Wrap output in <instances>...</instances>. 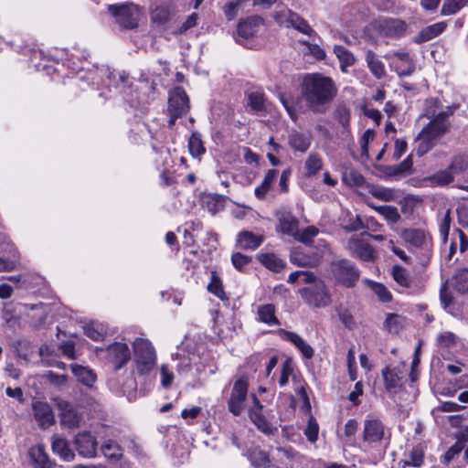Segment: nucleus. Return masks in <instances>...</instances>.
<instances>
[{
    "instance_id": "1",
    "label": "nucleus",
    "mask_w": 468,
    "mask_h": 468,
    "mask_svg": "<svg viewBox=\"0 0 468 468\" xmlns=\"http://www.w3.org/2000/svg\"><path fill=\"white\" fill-rule=\"evenodd\" d=\"M336 94L334 80L319 73L305 75L301 83V95L314 112H324Z\"/></svg>"
},
{
    "instance_id": "2",
    "label": "nucleus",
    "mask_w": 468,
    "mask_h": 468,
    "mask_svg": "<svg viewBox=\"0 0 468 468\" xmlns=\"http://www.w3.org/2000/svg\"><path fill=\"white\" fill-rule=\"evenodd\" d=\"M133 347L137 372L140 375L149 373L156 365V355L153 345L147 339L136 338Z\"/></svg>"
},
{
    "instance_id": "3",
    "label": "nucleus",
    "mask_w": 468,
    "mask_h": 468,
    "mask_svg": "<svg viewBox=\"0 0 468 468\" xmlns=\"http://www.w3.org/2000/svg\"><path fill=\"white\" fill-rule=\"evenodd\" d=\"M457 106L447 107L445 111L435 113L434 111L427 109L426 115L431 119V122L420 133V137L428 138L429 140L436 141L443 135L449 129V124L446 120L453 114Z\"/></svg>"
},
{
    "instance_id": "4",
    "label": "nucleus",
    "mask_w": 468,
    "mask_h": 468,
    "mask_svg": "<svg viewBox=\"0 0 468 468\" xmlns=\"http://www.w3.org/2000/svg\"><path fill=\"white\" fill-rule=\"evenodd\" d=\"M189 111V100L182 87H176L169 92L167 113L168 127L175 125L176 120L186 115Z\"/></svg>"
},
{
    "instance_id": "5",
    "label": "nucleus",
    "mask_w": 468,
    "mask_h": 468,
    "mask_svg": "<svg viewBox=\"0 0 468 468\" xmlns=\"http://www.w3.org/2000/svg\"><path fill=\"white\" fill-rule=\"evenodd\" d=\"M299 292L303 301L313 308H323L331 303V296L323 281L302 288Z\"/></svg>"
},
{
    "instance_id": "6",
    "label": "nucleus",
    "mask_w": 468,
    "mask_h": 468,
    "mask_svg": "<svg viewBox=\"0 0 468 468\" xmlns=\"http://www.w3.org/2000/svg\"><path fill=\"white\" fill-rule=\"evenodd\" d=\"M331 272L337 283L350 288L359 278V271L351 261L342 259L331 263Z\"/></svg>"
},
{
    "instance_id": "7",
    "label": "nucleus",
    "mask_w": 468,
    "mask_h": 468,
    "mask_svg": "<svg viewBox=\"0 0 468 468\" xmlns=\"http://www.w3.org/2000/svg\"><path fill=\"white\" fill-rule=\"evenodd\" d=\"M109 12L116 17V22L123 28L133 29L137 27L141 16L140 8L133 4L121 5H111Z\"/></svg>"
},
{
    "instance_id": "8",
    "label": "nucleus",
    "mask_w": 468,
    "mask_h": 468,
    "mask_svg": "<svg viewBox=\"0 0 468 468\" xmlns=\"http://www.w3.org/2000/svg\"><path fill=\"white\" fill-rule=\"evenodd\" d=\"M249 382L244 377L235 381L229 399L228 401L229 410L235 416H239L244 408L247 399Z\"/></svg>"
},
{
    "instance_id": "9",
    "label": "nucleus",
    "mask_w": 468,
    "mask_h": 468,
    "mask_svg": "<svg viewBox=\"0 0 468 468\" xmlns=\"http://www.w3.org/2000/svg\"><path fill=\"white\" fill-rule=\"evenodd\" d=\"M73 443L79 455L90 459L97 455L98 442L90 432H79L75 436Z\"/></svg>"
},
{
    "instance_id": "10",
    "label": "nucleus",
    "mask_w": 468,
    "mask_h": 468,
    "mask_svg": "<svg viewBox=\"0 0 468 468\" xmlns=\"http://www.w3.org/2000/svg\"><path fill=\"white\" fill-rule=\"evenodd\" d=\"M376 27L385 37H399L406 32L407 24L399 18H382L378 20Z\"/></svg>"
},
{
    "instance_id": "11",
    "label": "nucleus",
    "mask_w": 468,
    "mask_h": 468,
    "mask_svg": "<svg viewBox=\"0 0 468 468\" xmlns=\"http://www.w3.org/2000/svg\"><path fill=\"white\" fill-rule=\"evenodd\" d=\"M107 356L115 370L122 367L131 358V353L128 346L124 343L119 342H115L108 346Z\"/></svg>"
},
{
    "instance_id": "12",
    "label": "nucleus",
    "mask_w": 468,
    "mask_h": 468,
    "mask_svg": "<svg viewBox=\"0 0 468 468\" xmlns=\"http://www.w3.org/2000/svg\"><path fill=\"white\" fill-rule=\"evenodd\" d=\"M346 249L351 255L362 261H369L374 259V250L371 245L358 237H351L346 242Z\"/></svg>"
},
{
    "instance_id": "13",
    "label": "nucleus",
    "mask_w": 468,
    "mask_h": 468,
    "mask_svg": "<svg viewBox=\"0 0 468 468\" xmlns=\"http://www.w3.org/2000/svg\"><path fill=\"white\" fill-rule=\"evenodd\" d=\"M391 58V67L399 77L410 76L415 71V63L409 53L395 52Z\"/></svg>"
},
{
    "instance_id": "14",
    "label": "nucleus",
    "mask_w": 468,
    "mask_h": 468,
    "mask_svg": "<svg viewBox=\"0 0 468 468\" xmlns=\"http://www.w3.org/2000/svg\"><path fill=\"white\" fill-rule=\"evenodd\" d=\"M59 410L61 425L73 429L77 428L80 422V416L76 412L74 407L65 400H59L57 403Z\"/></svg>"
},
{
    "instance_id": "15",
    "label": "nucleus",
    "mask_w": 468,
    "mask_h": 468,
    "mask_svg": "<svg viewBox=\"0 0 468 468\" xmlns=\"http://www.w3.org/2000/svg\"><path fill=\"white\" fill-rule=\"evenodd\" d=\"M32 410L36 420L42 428H48L55 422L51 407L47 402L35 401L32 404Z\"/></svg>"
},
{
    "instance_id": "16",
    "label": "nucleus",
    "mask_w": 468,
    "mask_h": 468,
    "mask_svg": "<svg viewBox=\"0 0 468 468\" xmlns=\"http://www.w3.org/2000/svg\"><path fill=\"white\" fill-rule=\"evenodd\" d=\"M385 434L383 423L377 419L367 420L364 424V440L369 442H378L382 441Z\"/></svg>"
},
{
    "instance_id": "17",
    "label": "nucleus",
    "mask_w": 468,
    "mask_h": 468,
    "mask_svg": "<svg viewBox=\"0 0 468 468\" xmlns=\"http://www.w3.org/2000/svg\"><path fill=\"white\" fill-rule=\"evenodd\" d=\"M281 231L284 234L292 235L294 238L298 234L299 221L289 211H280L277 214Z\"/></svg>"
},
{
    "instance_id": "18",
    "label": "nucleus",
    "mask_w": 468,
    "mask_h": 468,
    "mask_svg": "<svg viewBox=\"0 0 468 468\" xmlns=\"http://www.w3.org/2000/svg\"><path fill=\"white\" fill-rule=\"evenodd\" d=\"M262 22L263 19L259 16H252L240 20L237 28L238 35L245 39L251 37Z\"/></svg>"
},
{
    "instance_id": "19",
    "label": "nucleus",
    "mask_w": 468,
    "mask_h": 468,
    "mask_svg": "<svg viewBox=\"0 0 468 468\" xmlns=\"http://www.w3.org/2000/svg\"><path fill=\"white\" fill-rule=\"evenodd\" d=\"M264 240L263 235H257L249 230L240 231L237 235L236 241L242 250H254L258 249Z\"/></svg>"
},
{
    "instance_id": "20",
    "label": "nucleus",
    "mask_w": 468,
    "mask_h": 468,
    "mask_svg": "<svg viewBox=\"0 0 468 468\" xmlns=\"http://www.w3.org/2000/svg\"><path fill=\"white\" fill-rule=\"evenodd\" d=\"M339 225L347 232L358 231L366 229L361 218L348 210H343L339 217Z\"/></svg>"
},
{
    "instance_id": "21",
    "label": "nucleus",
    "mask_w": 468,
    "mask_h": 468,
    "mask_svg": "<svg viewBox=\"0 0 468 468\" xmlns=\"http://www.w3.org/2000/svg\"><path fill=\"white\" fill-rule=\"evenodd\" d=\"M445 22H438L422 28L413 38L416 44H421L441 35L446 28Z\"/></svg>"
},
{
    "instance_id": "22",
    "label": "nucleus",
    "mask_w": 468,
    "mask_h": 468,
    "mask_svg": "<svg viewBox=\"0 0 468 468\" xmlns=\"http://www.w3.org/2000/svg\"><path fill=\"white\" fill-rule=\"evenodd\" d=\"M401 238L416 248H426L428 245L427 236L420 229H405L401 232Z\"/></svg>"
},
{
    "instance_id": "23",
    "label": "nucleus",
    "mask_w": 468,
    "mask_h": 468,
    "mask_svg": "<svg viewBox=\"0 0 468 468\" xmlns=\"http://www.w3.org/2000/svg\"><path fill=\"white\" fill-rule=\"evenodd\" d=\"M52 450L62 460L70 462L74 459L75 453L69 448V441L58 435L52 436Z\"/></svg>"
},
{
    "instance_id": "24",
    "label": "nucleus",
    "mask_w": 468,
    "mask_h": 468,
    "mask_svg": "<svg viewBox=\"0 0 468 468\" xmlns=\"http://www.w3.org/2000/svg\"><path fill=\"white\" fill-rule=\"evenodd\" d=\"M280 335H282L286 340L292 343L306 358H311L314 356V349L309 346L299 335L293 332L286 331L284 329L280 330Z\"/></svg>"
},
{
    "instance_id": "25",
    "label": "nucleus",
    "mask_w": 468,
    "mask_h": 468,
    "mask_svg": "<svg viewBox=\"0 0 468 468\" xmlns=\"http://www.w3.org/2000/svg\"><path fill=\"white\" fill-rule=\"evenodd\" d=\"M257 260L267 269L274 272L282 271L286 262L272 252H261L257 255Z\"/></svg>"
},
{
    "instance_id": "26",
    "label": "nucleus",
    "mask_w": 468,
    "mask_h": 468,
    "mask_svg": "<svg viewBox=\"0 0 468 468\" xmlns=\"http://www.w3.org/2000/svg\"><path fill=\"white\" fill-rule=\"evenodd\" d=\"M366 62L372 75L378 80H381L386 75L384 63L378 58L377 54L368 50L366 54Z\"/></svg>"
},
{
    "instance_id": "27",
    "label": "nucleus",
    "mask_w": 468,
    "mask_h": 468,
    "mask_svg": "<svg viewBox=\"0 0 468 468\" xmlns=\"http://www.w3.org/2000/svg\"><path fill=\"white\" fill-rule=\"evenodd\" d=\"M29 457L34 464L39 468H52L53 463L49 461L48 454L45 452V447L38 444L31 447L29 450Z\"/></svg>"
},
{
    "instance_id": "28",
    "label": "nucleus",
    "mask_w": 468,
    "mask_h": 468,
    "mask_svg": "<svg viewBox=\"0 0 468 468\" xmlns=\"http://www.w3.org/2000/svg\"><path fill=\"white\" fill-rule=\"evenodd\" d=\"M173 15L174 7L169 4L158 5L150 13L152 22L158 25H164L167 23Z\"/></svg>"
},
{
    "instance_id": "29",
    "label": "nucleus",
    "mask_w": 468,
    "mask_h": 468,
    "mask_svg": "<svg viewBox=\"0 0 468 468\" xmlns=\"http://www.w3.org/2000/svg\"><path fill=\"white\" fill-rule=\"evenodd\" d=\"M275 313V306L271 303L260 305L257 310L258 319L268 325H279L280 322Z\"/></svg>"
},
{
    "instance_id": "30",
    "label": "nucleus",
    "mask_w": 468,
    "mask_h": 468,
    "mask_svg": "<svg viewBox=\"0 0 468 468\" xmlns=\"http://www.w3.org/2000/svg\"><path fill=\"white\" fill-rule=\"evenodd\" d=\"M101 451L102 454L112 463H117L122 457V447L112 440L105 441L101 447Z\"/></svg>"
},
{
    "instance_id": "31",
    "label": "nucleus",
    "mask_w": 468,
    "mask_h": 468,
    "mask_svg": "<svg viewBox=\"0 0 468 468\" xmlns=\"http://www.w3.org/2000/svg\"><path fill=\"white\" fill-rule=\"evenodd\" d=\"M453 180L454 176L448 167L424 178V181L429 182L432 186H444L452 183Z\"/></svg>"
},
{
    "instance_id": "32",
    "label": "nucleus",
    "mask_w": 468,
    "mask_h": 468,
    "mask_svg": "<svg viewBox=\"0 0 468 468\" xmlns=\"http://www.w3.org/2000/svg\"><path fill=\"white\" fill-rule=\"evenodd\" d=\"M289 144L293 150L305 153L311 145V137L298 132H293L289 136Z\"/></svg>"
},
{
    "instance_id": "33",
    "label": "nucleus",
    "mask_w": 468,
    "mask_h": 468,
    "mask_svg": "<svg viewBox=\"0 0 468 468\" xmlns=\"http://www.w3.org/2000/svg\"><path fill=\"white\" fill-rule=\"evenodd\" d=\"M71 370L77 379L88 387H91L96 381V375L90 368L73 364L71 365Z\"/></svg>"
},
{
    "instance_id": "34",
    "label": "nucleus",
    "mask_w": 468,
    "mask_h": 468,
    "mask_svg": "<svg viewBox=\"0 0 468 468\" xmlns=\"http://www.w3.org/2000/svg\"><path fill=\"white\" fill-rule=\"evenodd\" d=\"M382 376L387 391L392 394L397 393L401 386L399 383L400 379L395 369L386 367L382 370Z\"/></svg>"
},
{
    "instance_id": "35",
    "label": "nucleus",
    "mask_w": 468,
    "mask_h": 468,
    "mask_svg": "<svg viewBox=\"0 0 468 468\" xmlns=\"http://www.w3.org/2000/svg\"><path fill=\"white\" fill-rule=\"evenodd\" d=\"M367 206L376 210L378 214L384 217V218L391 224H395L399 221L400 215L398 208L393 206H375L370 202H367Z\"/></svg>"
},
{
    "instance_id": "36",
    "label": "nucleus",
    "mask_w": 468,
    "mask_h": 468,
    "mask_svg": "<svg viewBox=\"0 0 468 468\" xmlns=\"http://www.w3.org/2000/svg\"><path fill=\"white\" fill-rule=\"evenodd\" d=\"M334 52L340 61V69L346 72V68L355 64L356 58L352 52L343 46H335Z\"/></svg>"
},
{
    "instance_id": "37",
    "label": "nucleus",
    "mask_w": 468,
    "mask_h": 468,
    "mask_svg": "<svg viewBox=\"0 0 468 468\" xmlns=\"http://www.w3.org/2000/svg\"><path fill=\"white\" fill-rule=\"evenodd\" d=\"M413 162L409 155L400 164L388 167V175L390 176H406L412 173Z\"/></svg>"
},
{
    "instance_id": "38",
    "label": "nucleus",
    "mask_w": 468,
    "mask_h": 468,
    "mask_svg": "<svg viewBox=\"0 0 468 468\" xmlns=\"http://www.w3.org/2000/svg\"><path fill=\"white\" fill-rule=\"evenodd\" d=\"M207 291L222 301L228 300V296L224 291L223 283L216 271H211L210 282L207 284Z\"/></svg>"
},
{
    "instance_id": "39",
    "label": "nucleus",
    "mask_w": 468,
    "mask_h": 468,
    "mask_svg": "<svg viewBox=\"0 0 468 468\" xmlns=\"http://www.w3.org/2000/svg\"><path fill=\"white\" fill-rule=\"evenodd\" d=\"M277 175H278V171L277 170H275V169L268 170L267 174L264 176V179H263L262 183L261 184V186H259L255 189V196L259 199H264L265 198L267 193L271 189V186L272 183L276 179Z\"/></svg>"
},
{
    "instance_id": "40",
    "label": "nucleus",
    "mask_w": 468,
    "mask_h": 468,
    "mask_svg": "<svg viewBox=\"0 0 468 468\" xmlns=\"http://www.w3.org/2000/svg\"><path fill=\"white\" fill-rule=\"evenodd\" d=\"M452 285L458 292H468V268L459 269L452 278Z\"/></svg>"
},
{
    "instance_id": "41",
    "label": "nucleus",
    "mask_w": 468,
    "mask_h": 468,
    "mask_svg": "<svg viewBox=\"0 0 468 468\" xmlns=\"http://www.w3.org/2000/svg\"><path fill=\"white\" fill-rule=\"evenodd\" d=\"M249 459L255 468L267 467L271 463L269 454L258 448H255L250 452Z\"/></svg>"
},
{
    "instance_id": "42",
    "label": "nucleus",
    "mask_w": 468,
    "mask_h": 468,
    "mask_svg": "<svg viewBox=\"0 0 468 468\" xmlns=\"http://www.w3.org/2000/svg\"><path fill=\"white\" fill-rule=\"evenodd\" d=\"M19 263V253L16 249H12L9 251V255L0 257V271H14Z\"/></svg>"
},
{
    "instance_id": "43",
    "label": "nucleus",
    "mask_w": 468,
    "mask_h": 468,
    "mask_svg": "<svg viewBox=\"0 0 468 468\" xmlns=\"http://www.w3.org/2000/svg\"><path fill=\"white\" fill-rule=\"evenodd\" d=\"M369 193L376 198L388 202L396 199L397 195L394 189L385 186H372L369 188Z\"/></svg>"
},
{
    "instance_id": "44",
    "label": "nucleus",
    "mask_w": 468,
    "mask_h": 468,
    "mask_svg": "<svg viewBox=\"0 0 468 468\" xmlns=\"http://www.w3.org/2000/svg\"><path fill=\"white\" fill-rule=\"evenodd\" d=\"M323 167L322 158L317 154H310L305 161L306 176L316 175Z\"/></svg>"
},
{
    "instance_id": "45",
    "label": "nucleus",
    "mask_w": 468,
    "mask_h": 468,
    "mask_svg": "<svg viewBox=\"0 0 468 468\" xmlns=\"http://www.w3.org/2000/svg\"><path fill=\"white\" fill-rule=\"evenodd\" d=\"M392 276L398 284L404 288H409L411 285L412 280L410 277L406 269L401 266H394L392 268Z\"/></svg>"
},
{
    "instance_id": "46",
    "label": "nucleus",
    "mask_w": 468,
    "mask_h": 468,
    "mask_svg": "<svg viewBox=\"0 0 468 468\" xmlns=\"http://www.w3.org/2000/svg\"><path fill=\"white\" fill-rule=\"evenodd\" d=\"M467 5L468 0H445L441 6V13L443 16L453 15Z\"/></svg>"
},
{
    "instance_id": "47",
    "label": "nucleus",
    "mask_w": 468,
    "mask_h": 468,
    "mask_svg": "<svg viewBox=\"0 0 468 468\" xmlns=\"http://www.w3.org/2000/svg\"><path fill=\"white\" fill-rule=\"evenodd\" d=\"M369 288L383 303H388L392 299L390 292L382 283L367 281Z\"/></svg>"
},
{
    "instance_id": "48",
    "label": "nucleus",
    "mask_w": 468,
    "mask_h": 468,
    "mask_svg": "<svg viewBox=\"0 0 468 468\" xmlns=\"http://www.w3.org/2000/svg\"><path fill=\"white\" fill-rule=\"evenodd\" d=\"M188 148L194 157H199L205 153V147L198 133H192L188 141Z\"/></svg>"
},
{
    "instance_id": "49",
    "label": "nucleus",
    "mask_w": 468,
    "mask_h": 468,
    "mask_svg": "<svg viewBox=\"0 0 468 468\" xmlns=\"http://www.w3.org/2000/svg\"><path fill=\"white\" fill-rule=\"evenodd\" d=\"M250 420L257 426V428L265 434H271L273 429L270 422L259 412L252 411L250 413Z\"/></svg>"
},
{
    "instance_id": "50",
    "label": "nucleus",
    "mask_w": 468,
    "mask_h": 468,
    "mask_svg": "<svg viewBox=\"0 0 468 468\" xmlns=\"http://www.w3.org/2000/svg\"><path fill=\"white\" fill-rule=\"evenodd\" d=\"M265 98L263 93L255 91L248 95V105L254 112H261L264 110Z\"/></svg>"
},
{
    "instance_id": "51",
    "label": "nucleus",
    "mask_w": 468,
    "mask_h": 468,
    "mask_svg": "<svg viewBox=\"0 0 468 468\" xmlns=\"http://www.w3.org/2000/svg\"><path fill=\"white\" fill-rule=\"evenodd\" d=\"M448 168L451 170L453 176L461 174L462 172L468 169V157L465 155L454 156Z\"/></svg>"
},
{
    "instance_id": "52",
    "label": "nucleus",
    "mask_w": 468,
    "mask_h": 468,
    "mask_svg": "<svg viewBox=\"0 0 468 468\" xmlns=\"http://www.w3.org/2000/svg\"><path fill=\"white\" fill-rule=\"evenodd\" d=\"M294 15L295 13L292 12V10L288 8H283L280 11L275 12L273 15V18L278 24L290 27L292 16Z\"/></svg>"
},
{
    "instance_id": "53",
    "label": "nucleus",
    "mask_w": 468,
    "mask_h": 468,
    "mask_svg": "<svg viewBox=\"0 0 468 468\" xmlns=\"http://www.w3.org/2000/svg\"><path fill=\"white\" fill-rule=\"evenodd\" d=\"M290 27H294L299 32H302L306 35H311L314 32L312 27L308 25L307 21L302 18L296 13L292 16V20L291 22Z\"/></svg>"
},
{
    "instance_id": "54",
    "label": "nucleus",
    "mask_w": 468,
    "mask_h": 468,
    "mask_svg": "<svg viewBox=\"0 0 468 468\" xmlns=\"http://www.w3.org/2000/svg\"><path fill=\"white\" fill-rule=\"evenodd\" d=\"M293 366L292 361L290 358H287L282 365L281 375L279 378V385L283 387L287 385L289 381V377L292 374Z\"/></svg>"
},
{
    "instance_id": "55",
    "label": "nucleus",
    "mask_w": 468,
    "mask_h": 468,
    "mask_svg": "<svg viewBox=\"0 0 468 468\" xmlns=\"http://www.w3.org/2000/svg\"><path fill=\"white\" fill-rule=\"evenodd\" d=\"M319 230L314 226H309L303 229V232H299L295 237L296 239L303 243L309 244L313 241V239L318 234Z\"/></svg>"
},
{
    "instance_id": "56",
    "label": "nucleus",
    "mask_w": 468,
    "mask_h": 468,
    "mask_svg": "<svg viewBox=\"0 0 468 468\" xmlns=\"http://www.w3.org/2000/svg\"><path fill=\"white\" fill-rule=\"evenodd\" d=\"M319 427L314 417H310L308 424L304 430V435L311 442H315L318 439Z\"/></svg>"
},
{
    "instance_id": "57",
    "label": "nucleus",
    "mask_w": 468,
    "mask_h": 468,
    "mask_svg": "<svg viewBox=\"0 0 468 468\" xmlns=\"http://www.w3.org/2000/svg\"><path fill=\"white\" fill-rule=\"evenodd\" d=\"M464 448V441L458 440L443 455V463L448 464Z\"/></svg>"
},
{
    "instance_id": "58",
    "label": "nucleus",
    "mask_w": 468,
    "mask_h": 468,
    "mask_svg": "<svg viewBox=\"0 0 468 468\" xmlns=\"http://www.w3.org/2000/svg\"><path fill=\"white\" fill-rule=\"evenodd\" d=\"M457 337L452 332H443L437 336V342L441 346L451 347L456 344Z\"/></svg>"
},
{
    "instance_id": "59",
    "label": "nucleus",
    "mask_w": 468,
    "mask_h": 468,
    "mask_svg": "<svg viewBox=\"0 0 468 468\" xmlns=\"http://www.w3.org/2000/svg\"><path fill=\"white\" fill-rule=\"evenodd\" d=\"M423 456L424 453L422 449L420 447H414L410 453V460L408 461L407 463L415 467H420L423 462Z\"/></svg>"
},
{
    "instance_id": "60",
    "label": "nucleus",
    "mask_w": 468,
    "mask_h": 468,
    "mask_svg": "<svg viewBox=\"0 0 468 468\" xmlns=\"http://www.w3.org/2000/svg\"><path fill=\"white\" fill-rule=\"evenodd\" d=\"M251 258L250 256L244 255L240 252H236L231 257V261L234 267L238 270H241L244 266L250 263Z\"/></svg>"
},
{
    "instance_id": "61",
    "label": "nucleus",
    "mask_w": 468,
    "mask_h": 468,
    "mask_svg": "<svg viewBox=\"0 0 468 468\" xmlns=\"http://www.w3.org/2000/svg\"><path fill=\"white\" fill-rule=\"evenodd\" d=\"M335 118L342 124L343 127L346 128L349 123L350 113L346 107L341 106L335 110Z\"/></svg>"
},
{
    "instance_id": "62",
    "label": "nucleus",
    "mask_w": 468,
    "mask_h": 468,
    "mask_svg": "<svg viewBox=\"0 0 468 468\" xmlns=\"http://www.w3.org/2000/svg\"><path fill=\"white\" fill-rule=\"evenodd\" d=\"M457 217H458V222L460 225H462L463 228H468V206L467 205H461L456 209Z\"/></svg>"
},
{
    "instance_id": "63",
    "label": "nucleus",
    "mask_w": 468,
    "mask_h": 468,
    "mask_svg": "<svg viewBox=\"0 0 468 468\" xmlns=\"http://www.w3.org/2000/svg\"><path fill=\"white\" fill-rule=\"evenodd\" d=\"M440 298L444 308H448L452 303L453 297L448 290L447 283H444L441 288Z\"/></svg>"
},
{
    "instance_id": "64",
    "label": "nucleus",
    "mask_w": 468,
    "mask_h": 468,
    "mask_svg": "<svg viewBox=\"0 0 468 468\" xmlns=\"http://www.w3.org/2000/svg\"><path fill=\"white\" fill-rule=\"evenodd\" d=\"M338 316L340 321L346 327H351L354 324V319L351 312L346 308H339L338 309Z\"/></svg>"
}]
</instances>
